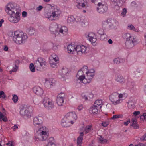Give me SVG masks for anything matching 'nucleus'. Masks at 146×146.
<instances>
[{
    "mask_svg": "<svg viewBox=\"0 0 146 146\" xmlns=\"http://www.w3.org/2000/svg\"><path fill=\"white\" fill-rule=\"evenodd\" d=\"M110 122L109 120L106 121L102 122V125L103 127H106L109 125Z\"/></svg>",
    "mask_w": 146,
    "mask_h": 146,
    "instance_id": "41",
    "label": "nucleus"
},
{
    "mask_svg": "<svg viewBox=\"0 0 146 146\" xmlns=\"http://www.w3.org/2000/svg\"><path fill=\"white\" fill-rule=\"evenodd\" d=\"M28 33L29 35H32L35 32V30L33 27H30L28 29Z\"/></svg>",
    "mask_w": 146,
    "mask_h": 146,
    "instance_id": "38",
    "label": "nucleus"
},
{
    "mask_svg": "<svg viewBox=\"0 0 146 146\" xmlns=\"http://www.w3.org/2000/svg\"><path fill=\"white\" fill-rule=\"evenodd\" d=\"M127 96V94L125 93L119 94L114 92L110 95L109 98L113 104L117 105L121 103L123 100V98H125Z\"/></svg>",
    "mask_w": 146,
    "mask_h": 146,
    "instance_id": "5",
    "label": "nucleus"
},
{
    "mask_svg": "<svg viewBox=\"0 0 146 146\" xmlns=\"http://www.w3.org/2000/svg\"><path fill=\"white\" fill-rule=\"evenodd\" d=\"M75 20H76V18H75L73 16L70 15L68 17L67 21L68 23H73Z\"/></svg>",
    "mask_w": 146,
    "mask_h": 146,
    "instance_id": "35",
    "label": "nucleus"
},
{
    "mask_svg": "<svg viewBox=\"0 0 146 146\" xmlns=\"http://www.w3.org/2000/svg\"><path fill=\"white\" fill-rule=\"evenodd\" d=\"M42 104L44 107L47 109L51 110L54 107V102L48 97H44L42 100Z\"/></svg>",
    "mask_w": 146,
    "mask_h": 146,
    "instance_id": "8",
    "label": "nucleus"
},
{
    "mask_svg": "<svg viewBox=\"0 0 146 146\" xmlns=\"http://www.w3.org/2000/svg\"><path fill=\"white\" fill-rule=\"evenodd\" d=\"M29 68L31 71L33 72H34L35 71V69L34 64L31 63L29 66Z\"/></svg>",
    "mask_w": 146,
    "mask_h": 146,
    "instance_id": "39",
    "label": "nucleus"
},
{
    "mask_svg": "<svg viewBox=\"0 0 146 146\" xmlns=\"http://www.w3.org/2000/svg\"><path fill=\"white\" fill-rule=\"evenodd\" d=\"M88 96H87L88 98V100H90L93 98L94 95L92 94L91 93H88Z\"/></svg>",
    "mask_w": 146,
    "mask_h": 146,
    "instance_id": "48",
    "label": "nucleus"
},
{
    "mask_svg": "<svg viewBox=\"0 0 146 146\" xmlns=\"http://www.w3.org/2000/svg\"><path fill=\"white\" fill-rule=\"evenodd\" d=\"M1 119H2L3 121L4 122H6L7 121V118L5 117H4V115L3 117Z\"/></svg>",
    "mask_w": 146,
    "mask_h": 146,
    "instance_id": "62",
    "label": "nucleus"
},
{
    "mask_svg": "<svg viewBox=\"0 0 146 146\" xmlns=\"http://www.w3.org/2000/svg\"><path fill=\"white\" fill-rule=\"evenodd\" d=\"M33 92L38 96H41L43 94V90L41 87L38 86H36L33 88Z\"/></svg>",
    "mask_w": 146,
    "mask_h": 146,
    "instance_id": "18",
    "label": "nucleus"
},
{
    "mask_svg": "<svg viewBox=\"0 0 146 146\" xmlns=\"http://www.w3.org/2000/svg\"><path fill=\"white\" fill-rule=\"evenodd\" d=\"M83 108V105H80L78 106L77 109L79 111H80L82 110Z\"/></svg>",
    "mask_w": 146,
    "mask_h": 146,
    "instance_id": "52",
    "label": "nucleus"
},
{
    "mask_svg": "<svg viewBox=\"0 0 146 146\" xmlns=\"http://www.w3.org/2000/svg\"><path fill=\"white\" fill-rule=\"evenodd\" d=\"M100 110V109L98 108L94 105L93 106L90 107V111L91 113L95 114H97L98 111H99Z\"/></svg>",
    "mask_w": 146,
    "mask_h": 146,
    "instance_id": "25",
    "label": "nucleus"
},
{
    "mask_svg": "<svg viewBox=\"0 0 146 146\" xmlns=\"http://www.w3.org/2000/svg\"><path fill=\"white\" fill-rule=\"evenodd\" d=\"M119 25V22L117 20H115L113 21V22L112 23L113 27L114 28H117Z\"/></svg>",
    "mask_w": 146,
    "mask_h": 146,
    "instance_id": "37",
    "label": "nucleus"
},
{
    "mask_svg": "<svg viewBox=\"0 0 146 146\" xmlns=\"http://www.w3.org/2000/svg\"><path fill=\"white\" fill-rule=\"evenodd\" d=\"M27 15V13L25 11H23L22 13V16L24 17H26Z\"/></svg>",
    "mask_w": 146,
    "mask_h": 146,
    "instance_id": "58",
    "label": "nucleus"
},
{
    "mask_svg": "<svg viewBox=\"0 0 146 146\" xmlns=\"http://www.w3.org/2000/svg\"><path fill=\"white\" fill-rule=\"evenodd\" d=\"M55 140L53 137H50L48 140V143L45 146H55Z\"/></svg>",
    "mask_w": 146,
    "mask_h": 146,
    "instance_id": "26",
    "label": "nucleus"
},
{
    "mask_svg": "<svg viewBox=\"0 0 146 146\" xmlns=\"http://www.w3.org/2000/svg\"><path fill=\"white\" fill-rule=\"evenodd\" d=\"M97 33L100 35L105 33L104 30L102 29H100L98 30Z\"/></svg>",
    "mask_w": 146,
    "mask_h": 146,
    "instance_id": "51",
    "label": "nucleus"
},
{
    "mask_svg": "<svg viewBox=\"0 0 146 146\" xmlns=\"http://www.w3.org/2000/svg\"><path fill=\"white\" fill-rule=\"evenodd\" d=\"M58 25L55 23L51 24L50 26L49 30L52 33L57 34V28Z\"/></svg>",
    "mask_w": 146,
    "mask_h": 146,
    "instance_id": "21",
    "label": "nucleus"
},
{
    "mask_svg": "<svg viewBox=\"0 0 146 146\" xmlns=\"http://www.w3.org/2000/svg\"><path fill=\"white\" fill-rule=\"evenodd\" d=\"M49 62L51 67L56 68L59 62L58 56L54 54H52L50 57Z\"/></svg>",
    "mask_w": 146,
    "mask_h": 146,
    "instance_id": "11",
    "label": "nucleus"
},
{
    "mask_svg": "<svg viewBox=\"0 0 146 146\" xmlns=\"http://www.w3.org/2000/svg\"><path fill=\"white\" fill-rule=\"evenodd\" d=\"M1 97L3 98H5L6 97V95L3 91H0V98Z\"/></svg>",
    "mask_w": 146,
    "mask_h": 146,
    "instance_id": "50",
    "label": "nucleus"
},
{
    "mask_svg": "<svg viewBox=\"0 0 146 146\" xmlns=\"http://www.w3.org/2000/svg\"><path fill=\"white\" fill-rule=\"evenodd\" d=\"M115 79L116 81L120 83H123L125 82L124 79L120 75H117Z\"/></svg>",
    "mask_w": 146,
    "mask_h": 146,
    "instance_id": "31",
    "label": "nucleus"
},
{
    "mask_svg": "<svg viewBox=\"0 0 146 146\" xmlns=\"http://www.w3.org/2000/svg\"><path fill=\"white\" fill-rule=\"evenodd\" d=\"M127 12V10L125 8L123 9L122 13L121 14V15L123 17H125L126 15V13Z\"/></svg>",
    "mask_w": 146,
    "mask_h": 146,
    "instance_id": "45",
    "label": "nucleus"
},
{
    "mask_svg": "<svg viewBox=\"0 0 146 146\" xmlns=\"http://www.w3.org/2000/svg\"><path fill=\"white\" fill-rule=\"evenodd\" d=\"M18 69V66L15 64V66L13 67L12 69L9 71V73L11 74L13 72H16Z\"/></svg>",
    "mask_w": 146,
    "mask_h": 146,
    "instance_id": "42",
    "label": "nucleus"
},
{
    "mask_svg": "<svg viewBox=\"0 0 146 146\" xmlns=\"http://www.w3.org/2000/svg\"><path fill=\"white\" fill-rule=\"evenodd\" d=\"M27 38L28 36L26 33L19 31H15L13 38L14 42L18 44L24 43Z\"/></svg>",
    "mask_w": 146,
    "mask_h": 146,
    "instance_id": "4",
    "label": "nucleus"
},
{
    "mask_svg": "<svg viewBox=\"0 0 146 146\" xmlns=\"http://www.w3.org/2000/svg\"><path fill=\"white\" fill-rule=\"evenodd\" d=\"M19 114L23 118L28 119L31 117L32 112L29 111L28 108L22 106L20 108Z\"/></svg>",
    "mask_w": 146,
    "mask_h": 146,
    "instance_id": "10",
    "label": "nucleus"
},
{
    "mask_svg": "<svg viewBox=\"0 0 146 146\" xmlns=\"http://www.w3.org/2000/svg\"><path fill=\"white\" fill-rule=\"evenodd\" d=\"M13 98L12 100L14 103H16L18 100V96L15 95L13 94L12 95Z\"/></svg>",
    "mask_w": 146,
    "mask_h": 146,
    "instance_id": "40",
    "label": "nucleus"
},
{
    "mask_svg": "<svg viewBox=\"0 0 146 146\" xmlns=\"http://www.w3.org/2000/svg\"><path fill=\"white\" fill-rule=\"evenodd\" d=\"M8 48L7 46H5L4 47L3 50L5 51H7L8 50Z\"/></svg>",
    "mask_w": 146,
    "mask_h": 146,
    "instance_id": "60",
    "label": "nucleus"
},
{
    "mask_svg": "<svg viewBox=\"0 0 146 146\" xmlns=\"http://www.w3.org/2000/svg\"><path fill=\"white\" fill-rule=\"evenodd\" d=\"M141 70L139 68H137L136 69V71L135 72V74H137V73H140Z\"/></svg>",
    "mask_w": 146,
    "mask_h": 146,
    "instance_id": "64",
    "label": "nucleus"
},
{
    "mask_svg": "<svg viewBox=\"0 0 146 146\" xmlns=\"http://www.w3.org/2000/svg\"><path fill=\"white\" fill-rule=\"evenodd\" d=\"M7 146H13L12 143L11 141H9L8 143L6 144Z\"/></svg>",
    "mask_w": 146,
    "mask_h": 146,
    "instance_id": "57",
    "label": "nucleus"
},
{
    "mask_svg": "<svg viewBox=\"0 0 146 146\" xmlns=\"http://www.w3.org/2000/svg\"><path fill=\"white\" fill-rule=\"evenodd\" d=\"M43 120V117L38 115L34 117L33 124L35 127L34 129V139L35 141H44L49 137V130L48 128L44 125H42Z\"/></svg>",
    "mask_w": 146,
    "mask_h": 146,
    "instance_id": "1",
    "label": "nucleus"
},
{
    "mask_svg": "<svg viewBox=\"0 0 146 146\" xmlns=\"http://www.w3.org/2000/svg\"><path fill=\"white\" fill-rule=\"evenodd\" d=\"M114 63L119 64L120 63H123L125 62V60L121 58H118L114 59Z\"/></svg>",
    "mask_w": 146,
    "mask_h": 146,
    "instance_id": "33",
    "label": "nucleus"
},
{
    "mask_svg": "<svg viewBox=\"0 0 146 146\" xmlns=\"http://www.w3.org/2000/svg\"><path fill=\"white\" fill-rule=\"evenodd\" d=\"M68 29L66 26L59 25L57 28V35L60 36H64L68 33Z\"/></svg>",
    "mask_w": 146,
    "mask_h": 146,
    "instance_id": "14",
    "label": "nucleus"
},
{
    "mask_svg": "<svg viewBox=\"0 0 146 146\" xmlns=\"http://www.w3.org/2000/svg\"><path fill=\"white\" fill-rule=\"evenodd\" d=\"M85 37L91 44H93L96 43L97 40V36L96 34L94 32H86L84 35Z\"/></svg>",
    "mask_w": 146,
    "mask_h": 146,
    "instance_id": "9",
    "label": "nucleus"
},
{
    "mask_svg": "<svg viewBox=\"0 0 146 146\" xmlns=\"http://www.w3.org/2000/svg\"><path fill=\"white\" fill-rule=\"evenodd\" d=\"M141 120H146V113H144L143 115H141L140 117Z\"/></svg>",
    "mask_w": 146,
    "mask_h": 146,
    "instance_id": "49",
    "label": "nucleus"
},
{
    "mask_svg": "<svg viewBox=\"0 0 146 146\" xmlns=\"http://www.w3.org/2000/svg\"><path fill=\"white\" fill-rule=\"evenodd\" d=\"M61 125L62 126L64 127H70L73 124L65 117L62 120Z\"/></svg>",
    "mask_w": 146,
    "mask_h": 146,
    "instance_id": "20",
    "label": "nucleus"
},
{
    "mask_svg": "<svg viewBox=\"0 0 146 146\" xmlns=\"http://www.w3.org/2000/svg\"><path fill=\"white\" fill-rule=\"evenodd\" d=\"M87 68V66H84L78 71L76 76L78 79L80 80V82L83 83L85 78L84 74L85 73V71L86 70Z\"/></svg>",
    "mask_w": 146,
    "mask_h": 146,
    "instance_id": "13",
    "label": "nucleus"
},
{
    "mask_svg": "<svg viewBox=\"0 0 146 146\" xmlns=\"http://www.w3.org/2000/svg\"><path fill=\"white\" fill-rule=\"evenodd\" d=\"M97 4V11L98 12L101 14L104 13L106 12L108 10V7L105 2L101 1L99 2Z\"/></svg>",
    "mask_w": 146,
    "mask_h": 146,
    "instance_id": "12",
    "label": "nucleus"
},
{
    "mask_svg": "<svg viewBox=\"0 0 146 146\" xmlns=\"http://www.w3.org/2000/svg\"><path fill=\"white\" fill-rule=\"evenodd\" d=\"M88 93H83L82 94V96L83 99H84L85 100H88Z\"/></svg>",
    "mask_w": 146,
    "mask_h": 146,
    "instance_id": "44",
    "label": "nucleus"
},
{
    "mask_svg": "<svg viewBox=\"0 0 146 146\" xmlns=\"http://www.w3.org/2000/svg\"><path fill=\"white\" fill-rule=\"evenodd\" d=\"M140 113V112L139 111H135L133 113V115L135 116H136L137 115H139Z\"/></svg>",
    "mask_w": 146,
    "mask_h": 146,
    "instance_id": "55",
    "label": "nucleus"
},
{
    "mask_svg": "<svg viewBox=\"0 0 146 146\" xmlns=\"http://www.w3.org/2000/svg\"><path fill=\"white\" fill-rule=\"evenodd\" d=\"M117 119L118 118L116 115H113V116L111 117V119L112 120H115Z\"/></svg>",
    "mask_w": 146,
    "mask_h": 146,
    "instance_id": "59",
    "label": "nucleus"
},
{
    "mask_svg": "<svg viewBox=\"0 0 146 146\" xmlns=\"http://www.w3.org/2000/svg\"><path fill=\"white\" fill-rule=\"evenodd\" d=\"M123 38L126 40V48L129 49L133 48L135 45L137 44V41L136 38L130 34L126 33L123 34Z\"/></svg>",
    "mask_w": 146,
    "mask_h": 146,
    "instance_id": "6",
    "label": "nucleus"
},
{
    "mask_svg": "<svg viewBox=\"0 0 146 146\" xmlns=\"http://www.w3.org/2000/svg\"><path fill=\"white\" fill-rule=\"evenodd\" d=\"M127 29L128 30H133L136 32H138L139 31L138 29L135 28L134 26L131 24H128Z\"/></svg>",
    "mask_w": 146,
    "mask_h": 146,
    "instance_id": "32",
    "label": "nucleus"
},
{
    "mask_svg": "<svg viewBox=\"0 0 146 146\" xmlns=\"http://www.w3.org/2000/svg\"><path fill=\"white\" fill-rule=\"evenodd\" d=\"M132 121L133 123L132 125L135 129H137L138 128V126L137 124V121L136 119H132Z\"/></svg>",
    "mask_w": 146,
    "mask_h": 146,
    "instance_id": "36",
    "label": "nucleus"
},
{
    "mask_svg": "<svg viewBox=\"0 0 146 146\" xmlns=\"http://www.w3.org/2000/svg\"><path fill=\"white\" fill-rule=\"evenodd\" d=\"M77 2L76 6L78 8L81 9L87 7V3L84 2V0H77Z\"/></svg>",
    "mask_w": 146,
    "mask_h": 146,
    "instance_id": "19",
    "label": "nucleus"
},
{
    "mask_svg": "<svg viewBox=\"0 0 146 146\" xmlns=\"http://www.w3.org/2000/svg\"><path fill=\"white\" fill-rule=\"evenodd\" d=\"M47 7L50 11H46L44 14V17L51 21L56 20L59 18L61 11L57 6L54 4H48Z\"/></svg>",
    "mask_w": 146,
    "mask_h": 146,
    "instance_id": "3",
    "label": "nucleus"
},
{
    "mask_svg": "<svg viewBox=\"0 0 146 146\" xmlns=\"http://www.w3.org/2000/svg\"><path fill=\"white\" fill-rule=\"evenodd\" d=\"M130 122V120H128L126 122H125L124 123V124L126 126H127L128 125V124H129Z\"/></svg>",
    "mask_w": 146,
    "mask_h": 146,
    "instance_id": "61",
    "label": "nucleus"
},
{
    "mask_svg": "<svg viewBox=\"0 0 146 146\" xmlns=\"http://www.w3.org/2000/svg\"><path fill=\"white\" fill-rule=\"evenodd\" d=\"M141 140L143 141L146 140V133L141 137Z\"/></svg>",
    "mask_w": 146,
    "mask_h": 146,
    "instance_id": "53",
    "label": "nucleus"
},
{
    "mask_svg": "<svg viewBox=\"0 0 146 146\" xmlns=\"http://www.w3.org/2000/svg\"><path fill=\"white\" fill-rule=\"evenodd\" d=\"M117 118H122L123 117V115L122 114H119L116 115Z\"/></svg>",
    "mask_w": 146,
    "mask_h": 146,
    "instance_id": "63",
    "label": "nucleus"
},
{
    "mask_svg": "<svg viewBox=\"0 0 146 146\" xmlns=\"http://www.w3.org/2000/svg\"><path fill=\"white\" fill-rule=\"evenodd\" d=\"M18 128V126L16 125H15L11 127L12 130L13 131H15L16 129H17Z\"/></svg>",
    "mask_w": 146,
    "mask_h": 146,
    "instance_id": "56",
    "label": "nucleus"
},
{
    "mask_svg": "<svg viewBox=\"0 0 146 146\" xmlns=\"http://www.w3.org/2000/svg\"><path fill=\"white\" fill-rule=\"evenodd\" d=\"M55 82V80L54 79L52 78H51L49 79V80L46 81V82L48 83L49 82V84L50 85H53V83H54Z\"/></svg>",
    "mask_w": 146,
    "mask_h": 146,
    "instance_id": "47",
    "label": "nucleus"
},
{
    "mask_svg": "<svg viewBox=\"0 0 146 146\" xmlns=\"http://www.w3.org/2000/svg\"><path fill=\"white\" fill-rule=\"evenodd\" d=\"M87 47L83 45L76 46V51L78 54H84L87 52Z\"/></svg>",
    "mask_w": 146,
    "mask_h": 146,
    "instance_id": "17",
    "label": "nucleus"
},
{
    "mask_svg": "<svg viewBox=\"0 0 146 146\" xmlns=\"http://www.w3.org/2000/svg\"><path fill=\"white\" fill-rule=\"evenodd\" d=\"M43 8V7L41 5L39 6L38 7H37L36 9V10L37 11H40Z\"/></svg>",
    "mask_w": 146,
    "mask_h": 146,
    "instance_id": "54",
    "label": "nucleus"
},
{
    "mask_svg": "<svg viewBox=\"0 0 146 146\" xmlns=\"http://www.w3.org/2000/svg\"><path fill=\"white\" fill-rule=\"evenodd\" d=\"M103 104L102 100L98 99L95 102L94 105L101 109Z\"/></svg>",
    "mask_w": 146,
    "mask_h": 146,
    "instance_id": "28",
    "label": "nucleus"
},
{
    "mask_svg": "<svg viewBox=\"0 0 146 146\" xmlns=\"http://www.w3.org/2000/svg\"><path fill=\"white\" fill-rule=\"evenodd\" d=\"M127 106L129 109H133L135 107L134 104L132 102L128 103Z\"/></svg>",
    "mask_w": 146,
    "mask_h": 146,
    "instance_id": "46",
    "label": "nucleus"
},
{
    "mask_svg": "<svg viewBox=\"0 0 146 146\" xmlns=\"http://www.w3.org/2000/svg\"><path fill=\"white\" fill-rule=\"evenodd\" d=\"M76 21L77 22L80 24L82 26H84L85 25V21L82 17L77 16L76 18Z\"/></svg>",
    "mask_w": 146,
    "mask_h": 146,
    "instance_id": "27",
    "label": "nucleus"
},
{
    "mask_svg": "<svg viewBox=\"0 0 146 146\" xmlns=\"http://www.w3.org/2000/svg\"><path fill=\"white\" fill-rule=\"evenodd\" d=\"M15 8L14 4L12 2L8 3L5 8L6 12L10 15L9 20L13 23H18L20 19L19 13L17 11L15 12L14 11Z\"/></svg>",
    "mask_w": 146,
    "mask_h": 146,
    "instance_id": "2",
    "label": "nucleus"
},
{
    "mask_svg": "<svg viewBox=\"0 0 146 146\" xmlns=\"http://www.w3.org/2000/svg\"><path fill=\"white\" fill-rule=\"evenodd\" d=\"M93 129L92 126V125H88L84 128V132L86 134L91 132Z\"/></svg>",
    "mask_w": 146,
    "mask_h": 146,
    "instance_id": "29",
    "label": "nucleus"
},
{
    "mask_svg": "<svg viewBox=\"0 0 146 146\" xmlns=\"http://www.w3.org/2000/svg\"><path fill=\"white\" fill-rule=\"evenodd\" d=\"M71 123L73 124L76 121L77 117L74 112H71L67 113L65 116Z\"/></svg>",
    "mask_w": 146,
    "mask_h": 146,
    "instance_id": "15",
    "label": "nucleus"
},
{
    "mask_svg": "<svg viewBox=\"0 0 146 146\" xmlns=\"http://www.w3.org/2000/svg\"><path fill=\"white\" fill-rule=\"evenodd\" d=\"M68 70L66 68H63L61 70H60L58 71V73L59 75H60L61 78V79L62 78V80H65L64 77L68 73Z\"/></svg>",
    "mask_w": 146,
    "mask_h": 146,
    "instance_id": "22",
    "label": "nucleus"
},
{
    "mask_svg": "<svg viewBox=\"0 0 146 146\" xmlns=\"http://www.w3.org/2000/svg\"><path fill=\"white\" fill-rule=\"evenodd\" d=\"M45 60L42 58H38L36 61V64L37 66H38L39 64L42 67H44L46 64Z\"/></svg>",
    "mask_w": 146,
    "mask_h": 146,
    "instance_id": "23",
    "label": "nucleus"
},
{
    "mask_svg": "<svg viewBox=\"0 0 146 146\" xmlns=\"http://www.w3.org/2000/svg\"><path fill=\"white\" fill-rule=\"evenodd\" d=\"M107 35L104 33L100 35V39L102 40H106L107 39Z\"/></svg>",
    "mask_w": 146,
    "mask_h": 146,
    "instance_id": "43",
    "label": "nucleus"
},
{
    "mask_svg": "<svg viewBox=\"0 0 146 146\" xmlns=\"http://www.w3.org/2000/svg\"><path fill=\"white\" fill-rule=\"evenodd\" d=\"M98 142L101 144H104L108 143V140L103 138L101 136H99L98 137Z\"/></svg>",
    "mask_w": 146,
    "mask_h": 146,
    "instance_id": "34",
    "label": "nucleus"
},
{
    "mask_svg": "<svg viewBox=\"0 0 146 146\" xmlns=\"http://www.w3.org/2000/svg\"><path fill=\"white\" fill-rule=\"evenodd\" d=\"M65 95L64 93H61L58 94L56 100L57 103L59 106H62L64 103Z\"/></svg>",
    "mask_w": 146,
    "mask_h": 146,
    "instance_id": "16",
    "label": "nucleus"
},
{
    "mask_svg": "<svg viewBox=\"0 0 146 146\" xmlns=\"http://www.w3.org/2000/svg\"><path fill=\"white\" fill-rule=\"evenodd\" d=\"M84 79L83 83L84 84L90 83L94 76L95 71L93 69L88 70L87 67L86 70L85 71Z\"/></svg>",
    "mask_w": 146,
    "mask_h": 146,
    "instance_id": "7",
    "label": "nucleus"
},
{
    "mask_svg": "<svg viewBox=\"0 0 146 146\" xmlns=\"http://www.w3.org/2000/svg\"><path fill=\"white\" fill-rule=\"evenodd\" d=\"M76 46L74 44H72L69 45L67 46L68 52L69 53H71L74 51H76Z\"/></svg>",
    "mask_w": 146,
    "mask_h": 146,
    "instance_id": "24",
    "label": "nucleus"
},
{
    "mask_svg": "<svg viewBox=\"0 0 146 146\" xmlns=\"http://www.w3.org/2000/svg\"><path fill=\"white\" fill-rule=\"evenodd\" d=\"M84 135L83 132H81L80 133V136L78 137L77 139V146H81V144L82 142L83 139V137Z\"/></svg>",
    "mask_w": 146,
    "mask_h": 146,
    "instance_id": "30",
    "label": "nucleus"
}]
</instances>
